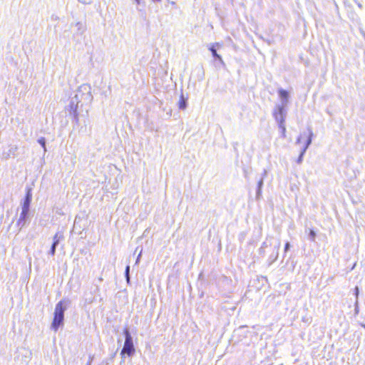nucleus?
<instances>
[{
  "label": "nucleus",
  "mask_w": 365,
  "mask_h": 365,
  "mask_svg": "<svg viewBox=\"0 0 365 365\" xmlns=\"http://www.w3.org/2000/svg\"><path fill=\"white\" fill-rule=\"evenodd\" d=\"M64 302L63 300L58 302L56 305L54 310L53 319L51 323V327L57 331L59 327L63 324L64 319V311L66 308L63 307Z\"/></svg>",
  "instance_id": "obj_1"
},
{
  "label": "nucleus",
  "mask_w": 365,
  "mask_h": 365,
  "mask_svg": "<svg viewBox=\"0 0 365 365\" xmlns=\"http://www.w3.org/2000/svg\"><path fill=\"white\" fill-rule=\"evenodd\" d=\"M123 334L125 335V340L123 347L120 351V355L123 356L125 354H126L130 356L135 352V347L133 345L132 336L128 329H124Z\"/></svg>",
  "instance_id": "obj_2"
},
{
  "label": "nucleus",
  "mask_w": 365,
  "mask_h": 365,
  "mask_svg": "<svg viewBox=\"0 0 365 365\" xmlns=\"http://www.w3.org/2000/svg\"><path fill=\"white\" fill-rule=\"evenodd\" d=\"M279 95L280 98L284 101H287L288 98V96H289L288 92L283 89L279 90Z\"/></svg>",
  "instance_id": "obj_3"
},
{
  "label": "nucleus",
  "mask_w": 365,
  "mask_h": 365,
  "mask_svg": "<svg viewBox=\"0 0 365 365\" xmlns=\"http://www.w3.org/2000/svg\"><path fill=\"white\" fill-rule=\"evenodd\" d=\"M179 108L180 109H185L186 107V101L184 98L183 96H181L180 99L178 103Z\"/></svg>",
  "instance_id": "obj_4"
},
{
  "label": "nucleus",
  "mask_w": 365,
  "mask_h": 365,
  "mask_svg": "<svg viewBox=\"0 0 365 365\" xmlns=\"http://www.w3.org/2000/svg\"><path fill=\"white\" fill-rule=\"evenodd\" d=\"M310 142H311V139H310V138H309V139H308V140H307V145L303 148V149H302V151H301V153H300L299 158V159H298V163H300V162H301L302 158V156H303V155H304V152H305L306 149L307 148L308 145L310 143Z\"/></svg>",
  "instance_id": "obj_5"
},
{
  "label": "nucleus",
  "mask_w": 365,
  "mask_h": 365,
  "mask_svg": "<svg viewBox=\"0 0 365 365\" xmlns=\"http://www.w3.org/2000/svg\"><path fill=\"white\" fill-rule=\"evenodd\" d=\"M210 50L215 58L219 59L220 61H222L221 56L219 54H217L216 49L213 46L210 47Z\"/></svg>",
  "instance_id": "obj_6"
},
{
  "label": "nucleus",
  "mask_w": 365,
  "mask_h": 365,
  "mask_svg": "<svg viewBox=\"0 0 365 365\" xmlns=\"http://www.w3.org/2000/svg\"><path fill=\"white\" fill-rule=\"evenodd\" d=\"M29 201H30L29 196V195H27L26 200L24 205L23 214L26 213L28 208H29Z\"/></svg>",
  "instance_id": "obj_7"
},
{
  "label": "nucleus",
  "mask_w": 365,
  "mask_h": 365,
  "mask_svg": "<svg viewBox=\"0 0 365 365\" xmlns=\"http://www.w3.org/2000/svg\"><path fill=\"white\" fill-rule=\"evenodd\" d=\"M59 243V240H55V242H53L52 246L51 247V254L53 255L56 252V247L57 245Z\"/></svg>",
  "instance_id": "obj_8"
},
{
  "label": "nucleus",
  "mask_w": 365,
  "mask_h": 365,
  "mask_svg": "<svg viewBox=\"0 0 365 365\" xmlns=\"http://www.w3.org/2000/svg\"><path fill=\"white\" fill-rule=\"evenodd\" d=\"M17 150V147L15 146L14 148H12L11 149L9 150V153H7L5 156L6 158H8L10 157L11 155H14L15 152Z\"/></svg>",
  "instance_id": "obj_9"
},
{
  "label": "nucleus",
  "mask_w": 365,
  "mask_h": 365,
  "mask_svg": "<svg viewBox=\"0 0 365 365\" xmlns=\"http://www.w3.org/2000/svg\"><path fill=\"white\" fill-rule=\"evenodd\" d=\"M309 235H310L312 240H314L316 234H315V232L313 230H309Z\"/></svg>",
  "instance_id": "obj_10"
},
{
  "label": "nucleus",
  "mask_w": 365,
  "mask_h": 365,
  "mask_svg": "<svg viewBox=\"0 0 365 365\" xmlns=\"http://www.w3.org/2000/svg\"><path fill=\"white\" fill-rule=\"evenodd\" d=\"M38 143L45 148V139L43 138H40Z\"/></svg>",
  "instance_id": "obj_11"
},
{
  "label": "nucleus",
  "mask_w": 365,
  "mask_h": 365,
  "mask_svg": "<svg viewBox=\"0 0 365 365\" xmlns=\"http://www.w3.org/2000/svg\"><path fill=\"white\" fill-rule=\"evenodd\" d=\"M359 293V287H356L355 289H354V294H355V296H356V299L358 298Z\"/></svg>",
  "instance_id": "obj_12"
},
{
  "label": "nucleus",
  "mask_w": 365,
  "mask_h": 365,
  "mask_svg": "<svg viewBox=\"0 0 365 365\" xmlns=\"http://www.w3.org/2000/svg\"><path fill=\"white\" fill-rule=\"evenodd\" d=\"M280 127L282 128V134L284 136L285 135V132H286V128H285L284 125H282V122L281 123Z\"/></svg>",
  "instance_id": "obj_13"
},
{
  "label": "nucleus",
  "mask_w": 365,
  "mask_h": 365,
  "mask_svg": "<svg viewBox=\"0 0 365 365\" xmlns=\"http://www.w3.org/2000/svg\"><path fill=\"white\" fill-rule=\"evenodd\" d=\"M129 269H130V267L127 266L126 269H125V275L127 277L128 280L129 279Z\"/></svg>",
  "instance_id": "obj_14"
},
{
  "label": "nucleus",
  "mask_w": 365,
  "mask_h": 365,
  "mask_svg": "<svg viewBox=\"0 0 365 365\" xmlns=\"http://www.w3.org/2000/svg\"><path fill=\"white\" fill-rule=\"evenodd\" d=\"M289 242H287V243L285 244V246H284V250H285V252H287V251L289 250Z\"/></svg>",
  "instance_id": "obj_15"
},
{
  "label": "nucleus",
  "mask_w": 365,
  "mask_h": 365,
  "mask_svg": "<svg viewBox=\"0 0 365 365\" xmlns=\"http://www.w3.org/2000/svg\"><path fill=\"white\" fill-rule=\"evenodd\" d=\"M55 240H59L58 239V234H56L55 236L53 237V242H55Z\"/></svg>",
  "instance_id": "obj_16"
},
{
  "label": "nucleus",
  "mask_w": 365,
  "mask_h": 365,
  "mask_svg": "<svg viewBox=\"0 0 365 365\" xmlns=\"http://www.w3.org/2000/svg\"><path fill=\"white\" fill-rule=\"evenodd\" d=\"M137 4H140V0H135Z\"/></svg>",
  "instance_id": "obj_17"
}]
</instances>
